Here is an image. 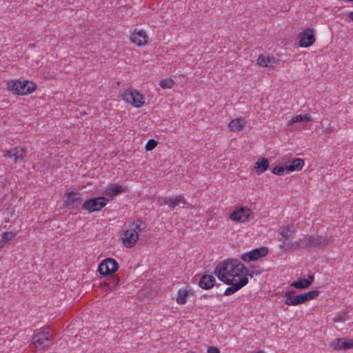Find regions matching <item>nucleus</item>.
Segmentation results:
<instances>
[{
	"instance_id": "nucleus-2",
	"label": "nucleus",
	"mask_w": 353,
	"mask_h": 353,
	"mask_svg": "<svg viewBox=\"0 0 353 353\" xmlns=\"http://www.w3.org/2000/svg\"><path fill=\"white\" fill-rule=\"evenodd\" d=\"M54 338L55 334L50 327H43L32 336L30 347L34 351L45 350L53 344Z\"/></svg>"
},
{
	"instance_id": "nucleus-4",
	"label": "nucleus",
	"mask_w": 353,
	"mask_h": 353,
	"mask_svg": "<svg viewBox=\"0 0 353 353\" xmlns=\"http://www.w3.org/2000/svg\"><path fill=\"white\" fill-rule=\"evenodd\" d=\"M330 239L319 235H306L303 237L302 245L307 250L323 249L330 243Z\"/></svg>"
},
{
	"instance_id": "nucleus-20",
	"label": "nucleus",
	"mask_w": 353,
	"mask_h": 353,
	"mask_svg": "<svg viewBox=\"0 0 353 353\" xmlns=\"http://www.w3.org/2000/svg\"><path fill=\"white\" fill-rule=\"evenodd\" d=\"M270 166L269 161L265 158H260L255 163L254 168L256 170V172L259 174L264 172L268 169Z\"/></svg>"
},
{
	"instance_id": "nucleus-42",
	"label": "nucleus",
	"mask_w": 353,
	"mask_h": 353,
	"mask_svg": "<svg viewBox=\"0 0 353 353\" xmlns=\"http://www.w3.org/2000/svg\"><path fill=\"white\" fill-rule=\"evenodd\" d=\"M324 131H325V133L331 132H332V129H331V128H326Z\"/></svg>"
},
{
	"instance_id": "nucleus-9",
	"label": "nucleus",
	"mask_w": 353,
	"mask_h": 353,
	"mask_svg": "<svg viewBox=\"0 0 353 353\" xmlns=\"http://www.w3.org/2000/svg\"><path fill=\"white\" fill-rule=\"evenodd\" d=\"M82 201V194L79 192L66 191L65 193L64 204L66 208L74 210Z\"/></svg>"
},
{
	"instance_id": "nucleus-28",
	"label": "nucleus",
	"mask_w": 353,
	"mask_h": 353,
	"mask_svg": "<svg viewBox=\"0 0 353 353\" xmlns=\"http://www.w3.org/2000/svg\"><path fill=\"white\" fill-rule=\"evenodd\" d=\"M229 127L232 131L238 132L243 130V124L240 119H236L230 121Z\"/></svg>"
},
{
	"instance_id": "nucleus-3",
	"label": "nucleus",
	"mask_w": 353,
	"mask_h": 353,
	"mask_svg": "<svg viewBox=\"0 0 353 353\" xmlns=\"http://www.w3.org/2000/svg\"><path fill=\"white\" fill-rule=\"evenodd\" d=\"M146 228V224L140 220L133 222L121 235V240L123 245L128 248L134 247L139 237V233L143 232Z\"/></svg>"
},
{
	"instance_id": "nucleus-34",
	"label": "nucleus",
	"mask_w": 353,
	"mask_h": 353,
	"mask_svg": "<svg viewBox=\"0 0 353 353\" xmlns=\"http://www.w3.org/2000/svg\"><path fill=\"white\" fill-rule=\"evenodd\" d=\"M16 235V233L12 232H6L3 234L2 240L4 241H8L12 239Z\"/></svg>"
},
{
	"instance_id": "nucleus-29",
	"label": "nucleus",
	"mask_w": 353,
	"mask_h": 353,
	"mask_svg": "<svg viewBox=\"0 0 353 353\" xmlns=\"http://www.w3.org/2000/svg\"><path fill=\"white\" fill-rule=\"evenodd\" d=\"M189 292L187 289L183 288L178 291V295L176 297V302L179 304L183 305L186 303V297L188 296Z\"/></svg>"
},
{
	"instance_id": "nucleus-40",
	"label": "nucleus",
	"mask_w": 353,
	"mask_h": 353,
	"mask_svg": "<svg viewBox=\"0 0 353 353\" xmlns=\"http://www.w3.org/2000/svg\"><path fill=\"white\" fill-rule=\"evenodd\" d=\"M308 279H307V281H310V285H311L312 283V282L314 281V276L313 275H309Z\"/></svg>"
},
{
	"instance_id": "nucleus-25",
	"label": "nucleus",
	"mask_w": 353,
	"mask_h": 353,
	"mask_svg": "<svg viewBox=\"0 0 353 353\" xmlns=\"http://www.w3.org/2000/svg\"><path fill=\"white\" fill-rule=\"evenodd\" d=\"M310 285V281H307V279L301 278L296 281H294L290 284V286L294 287L296 289H305Z\"/></svg>"
},
{
	"instance_id": "nucleus-11",
	"label": "nucleus",
	"mask_w": 353,
	"mask_h": 353,
	"mask_svg": "<svg viewBox=\"0 0 353 353\" xmlns=\"http://www.w3.org/2000/svg\"><path fill=\"white\" fill-rule=\"evenodd\" d=\"M268 252V250L265 247H261L242 254L241 259L245 262L255 261L261 257L265 256Z\"/></svg>"
},
{
	"instance_id": "nucleus-1",
	"label": "nucleus",
	"mask_w": 353,
	"mask_h": 353,
	"mask_svg": "<svg viewBox=\"0 0 353 353\" xmlns=\"http://www.w3.org/2000/svg\"><path fill=\"white\" fill-rule=\"evenodd\" d=\"M214 273L221 281L230 284L239 282L243 277H247L248 270L239 260H228L220 263Z\"/></svg>"
},
{
	"instance_id": "nucleus-27",
	"label": "nucleus",
	"mask_w": 353,
	"mask_h": 353,
	"mask_svg": "<svg viewBox=\"0 0 353 353\" xmlns=\"http://www.w3.org/2000/svg\"><path fill=\"white\" fill-rule=\"evenodd\" d=\"M311 121V117L309 115L304 114V115H296L292 119H290L288 125L289 126H292L294 123L301 122V121Z\"/></svg>"
},
{
	"instance_id": "nucleus-31",
	"label": "nucleus",
	"mask_w": 353,
	"mask_h": 353,
	"mask_svg": "<svg viewBox=\"0 0 353 353\" xmlns=\"http://www.w3.org/2000/svg\"><path fill=\"white\" fill-rule=\"evenodd\" d=\"M174 84V81L170 78L163 79L159 83V85L162 88H171Z\"/></svg>"
},
{
	"instance_id": "nucleus-30",
	"label": "nucleus",
	"mask_w": 353,
	"mask_h": 353,
	"mask_svg": "<svg viewBox=\"0 0 353 353\" xmlns=\"http://www.w3.org/2000/svg\"><path fill=\"white\" fill-rule=\"evenodd\" d=\"M319 294L318 290H312L304 294H301L303 302L305 303L310 300L315 299Z\"/></svg>"
},
{
	"instance_id": "nucleus-16",
	"label": "nucleus",
	"mask_w": 353,
	"mask_h": 353,
	"mask_svg": "<svg viewBox=\"0 0 353 353\" xmlns=\"http://www.w3.org/2000/svg\"><path fill=\"white\" fill-rule=\"evenodd\" d=\"M248 277H243L240 281H239V282L235 281L233 282V283H230V286L227 288L226 290H225L224 294L225 296H229L234 294V292L240 290L241 288L245 286L248 283Z\"/></svg>"
},
{
	"instance_id": "nucleus-41",
	"label": "nucleus",
	"mask_w": 353,
	"mask_h": 353,
	"mask_svg": "<svg viewBox=\"0 0 353 353\" xmlns=\"http://www.w3.org/2000/svg\"><path fill=\"white\" fill-rule=\"evenodd\" d=\"M348 17L353 21V12H350L349 14H348Z\"/></svg>"
},
{
	"instance_id": "nucleus-43",
	"label": "nucleus",
	"mask_w": 353,
	"mask_h": 353,
	"mask_svg": "<svg viewBox=\"0 0 353 353\" xmlns=\"http://www.w3.org/2000/svg\"><path fill=\"white\" fill-rule=\"evenodd\" d=\"M348 1H353V0H347Z\"/></svg>"
},
{
	"instance_id": "nucleus-32",
	"label": "nucleus",
	"mask_w": 353,
	"mask_h": 353,
	"mask_svg": "<svg viewBox=\"0 0 353 353\" xmlns=\"http://www.w3.org/2000/svg\"><path fill=\"white\" fill-rule=\"evenodd\" d=\"M302 243H303V238L299 239L298 241L292 242L288 245L290 249L293 250L304 249V246L302 245Z\"/></svg>"
},
{
	"instance_id": "nucleus-21",
	"label": "nucleus",
	"mask_w": 353,
	"mask_h": 353,
	"mask_svg": "<svg viewBox=\"0 0 353 353\" xmlns=\"http://www.w3.org/2000/svg\"><path fill=\"white\" fill-rule=\"evenodd\" d=\"M108 280V281L101 285L103 290L105 291H110L114 289L120 282L119 278L116 276H110Z\"/></svg>"
},
{
	"instance_id": "nucleus-13",
	"label": "nucleus",
	"mask_w": 353,
	"mask_h": 353,
	"mask_svg": "<svg viewBox=\"0 0 353 353\" xmlns=\"http://www.w3.org/2000/svg\"><path fill=\"white\" fill-rule=\"evenodd\" d=\"M148 37L144 30H134L130 36V41L138 46H142L147 43Z\"/></svg>"
},
{
	"instance_id": "nucleus-22",
	"label": "nucleus",
	"mask_w": 353,
	"mask_h": 353,
	"mask_svg": "<svg viewBox=\"0 0 353 353\" xmlns=\"http://www.w3.org/2000/svg\"><path fill=\"white\" fill-rule=\"evenodd\" d=\"M275 63L274 58L266 57L261 54L257 59V64L261 67L273 68V64Z\"/></svg>"
},
{
	"instance_id": "nucleus-24",
	"label": "nucleus",
	"mask_w": 353,
	"mask_h": 353,
	"mask_svg": "<svg viewBox=\"0 0 353 353\" xmlns=\"http://www.w3.org/2000/svg\"><path fill=\"white\" fill-rule=\"evenodd\" d=\"M280 234L284 240L292 238L294 234V230L292 226L287 225L280 229Z\"/></svg>"
},
{
	"instance_id": "nucleus-14",
	"label": "nucleus",
	"mask_w": 353,
	"mask_h": 353,
	"mask_svg": "<svg viewBox=\"0 0 353 353\" xmlns=\"http://www.w3.org/2000/svg\"><path fill=\"white\" fill-rule=\"evenodd\" d=\"M294 290L286 292L284 296L286 298L285 304L288 305H297L304 303L301 294L294 296Z\"/></svg>"
},
{
	"instance_id": "nucleus-37",
	"label": "nucleus",
	"mask_w": 353,
	"mask_h": 353,
	"mask_svg": "<svg viewBox=\"0 0 353 353\" xmlns=\"http://www.w3.org/2000/svg\"><path fill=\"white\" fill-rule=\"evenodd\" d=\"M208 353H220V351L217 347L211 346L208 347Z\"/></svg>"
},
{
	"instance_id": "nucleus-6",
	"label": "nucleus",
	"mask_w": 353,
	"mask_h": 353,
	"mask_svg": "<svg viewBox=\"0 0 353 353\" xmlns=\"http://www.w3.org/2000/svg\"><path fill=\"white\" fill-rule=\"evenodd\" d=\"M121 98L126 103L136 108H140L144 104V97L137 90L127 89L121 94Z\"/></svg>"
},
{
	"instance_id": "nucleus-44",
	"label": "nucleus",
	"mask_w": 353,
	"mask_h": 353,
	"mask_svg": "<svg viewBox=\"0 0 353 353\" xmlns=\"http://www.w3.org/2000/svg\"><path fill=\"white\" fill-rule=\"evenodd\" d=\"M258 353H263V352H259Z\"/></svg>"
},
{
	"instance_id": "nucleus-5",
	"label": "nucleus",
	"mask_w": 353,
	"mask_h": 353,
	"mask_svg": "<svg viewBox=\"0 0 353 353\" xmlns=\"http://www.w3.org/2000/svg\"><path fill=\"white\" fill-rule=\"evenodd\" d=\"M8 88L19 95H24L34 91L36 85L28 81H11L8 83Z\"/></svg>"
},
{
	"instance_id": "nucleus-26",
	"label": "nucleus",
	"mask_w": 353,
	"mask_h": 353,
	"mask_svg": "<svg viewBox=\"0 0 353 353\" xmlns=\"http://www.w3.org/2000/svg\"><path fill=\"white\" fill-rule=\"evenodd\" d=\"M170 199L171 201L169 203V207L172 209H174L175 207L179 205L180 204H185V199L181 195L170 197Z\"/></svg>"
},
{
	"instance_id": "nucleus-19",
	"label": "nucleus",
	"mask_w": 353,
	"mask_h": 353,
	"mask_svg": "<svg viewBox=\"0 0 353 353\" xmlns=\"http://www.w3.org/2000/svg\"><path fill=\"white\" fill-rule=\"evenodd\" d=\"M26 156V149L21 147H16L12 149V157H14V161L17 163L19 161H23Z\"/></svg>"
},
{
	"instance_id": "nucleus-33",
	"label": "nucleus",
	"mask_w": 353,
	"mask_h": 353,
	"mask_svg": "<svg viewBox=\"0 0 353 353\" xmlns=\"http://www.w3.org/2000/svg\"><path fill=\"white\" fill-rule=\"evenodd\" d=\"M285 170L286 167L284 168L282 166L276 165L272 169V172L274 174L276 175H283Z\"/></svg>"
},
{
	"instance_id": "nucleus-35",
	"label": "nucleus",
	"mask_w": 353,
	"mask_h": 353,
	"mask_svg": "<svg viewBox=\"0 0 353 353\" xmlns=\"http://www.w3.org/2000/svg\"><path fill=\"white\" fill-rule=\"evenodd\" d=\"M157 145V141L154 139H150L145 145V150L148 151L152 150Z\"/></svg>"
},
{
	"instance_id": "nucleus-23",
	"label": "nucleus",
	"mask_w": 353,
	"mask_h": 353,
	"mask_svg": "<svg viewBox=\"0 0 353 353\" xmlns=\"http://www.w3.org/2000/svg\"><path fill=\"white\" fill-rule=\"evenodd\" d=\"M304 161L303 159H295L291 162L290 165L286 166V171L288 172L300 170L302 169Z\"/></svg>"
},
{
	"instance_id": "nucleus-36",
	"label": "nucleus",
	"mask_w": 353,
	"mask_h": 353,
	"mask_svg": "<svg viewBox=\"0 0 353 353\" xmlns=\"http://www.w3.org/2000/svg\"><path fill=\"white\" fill-rule=\"evenodd\" d=\"M170 197H161L158 199V203L160 205H168L170 202Z\"/></svg>"
},
{
	"instance_id": "nucleus-18",
	"label": "nucleus",
	"mask_w": 353,
	"mask_h": 353,
	"mask_svg": "<svg viewBox=\"0 0 353 353\" xmlns=\"http://www.w3.org/2000/svg\"><path fill=\"white\" fill-rule=\"evenodd\" d=\"M215 283V278L212 275L205 274L201 276L199 285L202 289L212 288Z\"/></svg>"
},
{
	"instance_id": "nucleus-17",
	"label": "nucleus",
	"mask_w": 353,
	"mask_h": 353,
	"mask_svg": "<svg viewBox=\"0 0 353 353\" xmlns=\"http://www.w3.org/2000/svg\"><path fill=\"white\" fill-rule=\"evenodd\" d=\"M125 192H126V189L123 188L121 185L112 184L105 189V190L104 191V194L106 196L114 197Z\"/></svg>"
},
{
	"instance_id": "nucleus-38",
	"label": "nucleus",
	"mask_w": 353,
	"mask_h": 353,
	"mask_svg": "<svg viewBox=\"0 0 353 353\" xmlns=\"http://www.w3.org/2000/svg\"><path fill=\"white\" fill-rule=\"evenodd\" d=\"M2 152L3 153V156L5 157L10 158V157H12V149L10 150H3Z\"/></svg>"
},
{
	"instance_id": "nucleus-7",
	"label": "nucleus",
	"mask_w": 353,
	"mask_h": 353,
	"mask_svg": "<svg viewBox=\"0 0 353 353\" xmlns=\"http://www.w3.org/2000/svg\"><path fill=\"white\" fill-rule=\"evenodd\" d=\"M108 202V199L104 196L90 199L83 203L82 208L89 213L98 212L104 208Z\"/></svg>"
},
{
	"instance_id": "nucleus-10",
	"label": "nucleus",
	"mask_w": 353,
	"mask_h": 353,
	"mask_svg": "<svg viewBox=\"0 0 353 353\" xmlns=\"http://www.w3.org/2000/svg\"><path fill=\"white\" fill-rule=\"evenodd\" d=\"M119 268L118 263L112 258L103 260L99 265V272L102 275L112 276Z\"/></svg>"
},
{
	"instance_id": "nucleus-8",
	"label": "nucleus",
	"mask_w": 353,
	"mask_h": 353,
	"mask_svg": "<svg viewBox=\"0 0 353 353\" xmlns=\"http://www.w3.org/2000/svg\"><path fill=\"white\" fill-rule=\"evenodd\" d=\"M254 218V213L247 207H241L239 209L233 211L230 219L235 222L244 223Z\"/></svg>"
},
{
	"instance_id": "nucleus-12",
	"label": "nucleus",
	"mask_w": 353,
	"mask_h": 353,
	"mask_svg": "<svg viewBox=\"0 0 353 353\" xmlns=\"http://www.w3.org/2000/svg\"><path fill=\"white\" fill-rule=\"evenodd\" d=\"M301 39L299 41V46L301 47H309L315 42L316 39L314 37V30L312 28H307L301 33Z\"/></svg>"
},
{
	"instance_id": "nucleus-39",
	"label": "nucleus",
	"mask_w": 353,
	"mask_h": 353,
	"mask_svg": "<svg viewBox=\"0 0 353 353\" xmlns=\"http://www.w3.org/2000/svg\"><path fill=\"white\" fill-rule=\"evenodd\" d=\"M333 321L334 322H339V321H343V317L341 316H336L335 317Z\"/></svg>"
},
{
	"instance_id": "nucleus-15",
	"label": "nucleus",
	"mask_w": 353,
	"mask_h": 353,
	"mask_svg": "<svg viewBox=\"0 0 353 353\" xmlns=\"http://www.w3.org/2000/svg\"><path fill=\"white\" fill-rule=\"evenodd\" d=\"M332 346L334 350H348L353 348V339H336L332 343Z\"/></svg>"
}]
</instances>
